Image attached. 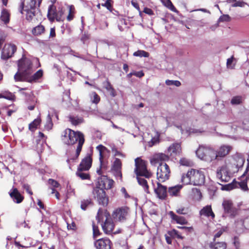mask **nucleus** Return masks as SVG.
<instances>
[{
    "mask_svg": "<svg viewBox=\"0 0 249 249\" xmlns=\"http://www.w3.org/2000/svg\"><path fill=\"white\" fill-rule=\"evenodd\" d=\"M62 140L67 145H73L78 142L76 152L74 155L68 158L67 162H76L80 155L82 146L85 142L84 134L80 131H74L71 129H67L62 134Z\"/></svg>",
    "mask_w": 249,
    "mask_h": 249,
    "instance_id": "nucleus-1",
    "label": "nucleus"
},
{
    "mask_svg": "<svg viewBox=\"0 0 249 249\" xmlns=\"http://www.w3.org/2000/svg\"><path fill=\"white\" fill-rule=\"evenodd\" d=\"M18 71L14 76L16 81H22L27 79L28 75H31L33 72V64L31 60L23 56L18 61Z\"/></svg>",
    "mask_w": 249,
    "mask_h": 249,
    "instance_id": "nucleus-2",
    "label": "nucleus"
},
{
    "mask_svg": "<svg viewBox=\"0 0 249 249\" xmlns=\"http://www.w3.org/2000/svg\"><path fill=\"white\" fill-rule=\"evenodd\" d=\"M181 181L185 185H201L204 183L205 176L202 171L191 169L182 175Z\"/></svg>",
    "mask_w": 249,
    "mask_h": 249,
    "instance_id": "nucleus-3",
    "label": "nucleus"
},
{
    "mask_svg": "<svg viewBox=\"0 0 249 249\" xmlns=\"http://www.w3.org/2000/svg\"><path fill=\"white\" fill-rule=\"evenodd\" d=\"M36 0H21L19 7V11L23 14V11L26 12V19L30 21L36 15Z\"/></svg>",
    "mask_w": 249,
    "mask_h": 249,
    "instance_id": "nucleus-4",
    "label": "nucleus"
},
{
    "mask_svg": "<svg viewBox=\"0 0 249 249\" xmlns=\"http://www.w3.org/2000/svg\"><path fill=\"white\" fill-rule=\"evenodd\" d=\"M196 153L198 158L207 162L216 159V151L210 147L199 146Z\"/></svg>",
    "mask_w": 249,
    "mask_h": 249,
    "instance_id": "nucleus-5",
    "label": "nucleus"
},
{
    "mask_svg": "<svg viewBox=\"0 0 249 249\" xmlns=\"http://www.w3.org/2000/svg\"><path fill=\"white\" fill-rule=\"evenodd\" d=\"M135 168L134 173L137 176H142L149 178L152 176V173L147 170L146 162L137 158L135 160Z\"/></svg>",
    "mask_w": 249,
    "mask_h": 249,
    "instance_id": "nucleus-6",
    "label": "nucleus"
},
{
    "mask_svg": "<svg viewBox=\"0 0 249 249\" xmlns=\"http://www.w3.org/2000/svg\"><path fill=\"white\" fill-rule=\"evenodd\" d=\"M170 170L166 163L161 162L157 168V178L159 182H163L169 179Z\"/></svg>",
    "mask_w": 249,
    "mask_h": 249,
    "instance_id": "nucleus-7",
    "label": "nucleus"
},
{
    "mask_svg": "<svg viewBox=\"0 0 249 249\" xmlns=\"http://www.w3.org/2000/svg\"><path fill=\"white\" fill-rule=\"evenodd\" d=\"M222 206L224 209L223 217H226V215H228L231 218H233L237 214L238 210L233 207V203L231 200H224Z\"/></svg>",
    "mask_w": 249,
    "mask_h": 249,
    "instance_id": "nucleus-8",
    "label": "nucleus"
},
{
    "mask_svg": "<svg viewBox=\"0 0 249 249\" xmlns=\"http://www.w3.org/2000/svg\"><path fill=\"white\" fill-rule=\"evenodd\" d=\"M128 213V208L122 207L114 210L112 214V217L115 221L124 222L126 219Z\"/></svg>",
    "mask_w": 249,
    "mask_h": 249,
    "instance_id": "nucleus-9",
    "label": "nucleus"
},
{
    "mask_svg": "<svg viewBox=\"0 0 249 249\" xmlns=\"http://www.w3.org/2000/svg\"><path fill=\"white\" fill-rule=\"evenodd\" d=\"M93 194L96 198L99 204L103 206H107L108 203V199L106 196L105 191L98 188H94L93 190Z\"/></svg>",
    "mask_w": 249,
    "mask_h": 249,
    "instance_id": "nucleus-10",
    "label": "nucleus"
},
{
    "mask_svg": "<svg viewBox=\"0 0 249 249\" xmlns=\"http://www.w3.org/2000/svg\"><path fill=\"white\" fill-rule=\"evenodd\" d=\"M216 177L221 182H227L230 180L231 176L226 165L222 166L217 169Z\"/></svg>",
    "mask_w": 249,
    "mask_h": 249,
    "instance_id": "nucleus-11",
    "label": "nucleus"
},
{
    "mask_svg": "<svg viewBox=\"0 0 249 249\" xmlns=\"http://www.w3.org/2000/svg\"><path fill=\"white\" fill-rule=\"evenodd\" d=\"M17 51V47L14 44H6L1 52V58L4 60L11 57Z\"/></svg>",
    "mask_w": 249,
    "mask_h": 249,
    "instance_id": "nucleus-12",
    "label": "nucleus"
},
{
    "mask_svg": "<svg viewBox=\"0 0 249 249\" xmlns=\"http://www.w3.org/2000/svg\"><path fill=\"white\" fill-rule=\"evenodd\" d=\"M114 181L109 179L106 176H102L99 179L98 184L96 188L99 189L108 190L112 188Z\"/></svg>",
    "mask_w": 249,
    "mask_h": 249,
    "instance_id": "nucleus-13",
    "label": "nucleus"
},
{
    "mask_svg": "<svg viewBox=\"0 0 249 249\" xmlns=\"http://www.w3.org/2000/svg\"><path fill=\"white\" fill-rule=\"evenodd\" d=\"M97 149L99 152L100 161V168L97 169V173L98 175H101L102 174V169H106L107 168V163L104 161V157L103 153L105 150H107V148L105 146L100 145L97 147Z\"/></svg>",
    "mask_w": 249,
    "mask_h": 249,
    "instance_id": "nucleus-14",
    "label": "nucleus"
},
{
    "mask_svg": "<svg viewBox=\"0 0 249 249\" xmlns=\"http://www.w3.org/2000/svg\"><path fill=\"white\" fill-rule=\"evenodd\" d=\"M152 185L154 187V192L158 197L160 199H165L167 196V187L161 185L159 181L157 182V187H155L153 182H152Z\"/></svg>",
    "mask_w": 249,
    "mask_h": 249,
    "instance_id": "nucleus-15",
    "label": "nucleus"
},
{
    "mask_svg": "<svg viewBox=\"0 0 249 249\" xmlns=\"http://www.w3.org/2000/svg\"><path fill=\"white\" fill-rule=\"evenodd\" d=\"M91 155V152L87 153L86 156L82 160L78 168H80V170H89L92 162Z\"/></svg>",
    "mask_w": 249,
    "mask_h": 249,
    "instance_id": "nucleus-16",
    "label": "nucleus"
},
{
    "mask_svg": "<svg viewBox=\"0 0 249 249\" xmlns=\"http://www.w3.org/2000/svg\"><path fill=\"white\" fill-rule=\"evenodd\" d=\"M106 219L103 224H102V229L107 234H110L112 232L114 227V224L112 220L110 218L109 214H105Z\"/></svg>",
    "mask_w": 249,
    "mask_h": 249,
    "instance_id": "nucleus-17",
    "label": "nucleus"
},
{
    "mask_svg": "<svg viewBox=\"0 0 249 249\" xmlns=\"http://www.w3.org/2000/svg\"><path fill=\"white\" fill-rule=\"evenodd\" d=\"M111 242L107 238L96 240L94 242V246L96 249H111Z\"/></svg>",
    "mask_w": 249,
    "mask_h": 249,
    "instance_id": "nucleus-18",
    "label": "nucleus"
},
{
    "mask_svg": "<svg viewBox=\"0 0 249 249\" xmlns=\"http://www.w3.org/2000/svg\"><path fill=\"white\" fill-rule=\"evenodd\" d=\"M169 157L168 155L163 153H158L153 156V158L151 160L152 164H154L160 161H166L168 160Z\"/></svg>",
    "mask_w": 249,
    "mask_h": 249,
    "instance_id": "nucleus-19",
    "label": "nucleus"
},
{
    "mask_svg": "<svg viewBox=\"0 0 249 249\" xmlns=\"http://www.w3.org/2000/svg\"><path fill=\"white\" fill-rule=\"evenodd\" d=\"M9 195L13 201L16 203H21L24 197L20 194L17 188H14L10 193Z\"/></svg>",
    "mask_w": 249,
    "mask_h": 249,
    "instance_id": "nucleus-20",
    "label": "nucleus"
},
{
    "mask_svg": "<svg viewBox=\"0 0 249 249\" xmlns=\"http://www.w3.org/2000/svg\"><path fill=\"white\" fill-rule=\"evenodd\" d=\"M231 147L230 145H222L219 149L216 151V158L218 157L223 158L229 154Z\"/></svg>",
    "mask_w": 249,
    "mask_h": 249,
    "instance_id": "nucleus-21",
    "label": "nucleus"
},
{
    "mask_svg": "<svg viewBox=\"0 0 249 249\" xmlns=\"http://www.w3.org/2000/svg\"><path fill=\"white\" fill-rule=\"evenodd\" d=\"M199 214L201 215H203L206 217H211L212 219L215 217V214L213 212L211 205H208L204 207L199 212Z\"/></svg>",
    "mask_w": 249,
    "mask_h": 249,
    "instance_id": "nucleus-22",
    "label": "nucleus"
},
{
    "mask_svg": "<svg viewBox=\"0 0 249 249\" xmlns=\"http://www.w3.org/2000/svg\"><path fill=\"white\" fill-rule=\"evenodd\" d=\"M122 168V162L119 159L116 158L113 162L112 169L115 172L116 176L122 178L121 169Z\"/></svg>",
    "mask_w": 249,
    "mask_h": 249,
    "instance_id": "nucleus-23",
    "label": "nucleus"
},
{
    "mask_svg": "<svg viewBox=\"0 0 249 249\" xmlns=\"http://www.w3.org/2000/svg\"><path fill=\"white\" fill-rule=\"evenodd\" d=\"M43 75V71L41 70H38L33 75H28L27 79H24L22 81H27L28 82H35L39 78H40Z\"/></svg>",
    "mask_w": 249,
    "mask_h": 249,
    "instance_id": "nucleus-24",
    "label": "nucleus"
},
{
    "mask_svg": "<svg viewBox=\"0 0 249 249\" xmlns=\"http://www.w3.org/2000/svg\"><path fill=\"white\" fill-rule=\"evenodd\" d=\"M180 151L181 146L178 143H173L167 149L168 154H169L170 156H172L173 154H177L179 153Z\"/></svg>",
    "mask_w": 249,
    "mask_h": 249,
    "instance_id": "nucleus-25",
    "label": "nucleus"
},
{
    "mask_svg": "<svg viewBox=\"0 0 249 249\" xmlns=\"http://www.w3.org/2000/svg\"><path fill=\"white\" fill-rule=\"evenodd\" d=\"M235 225L236 232L238 234L242 233L244 231V229H246L245 226V219L244 220L242 219H237L235 222Z\"/></svg>",
    "mask_w": 249,
    "mask_h": 249,
    "instance_id": "nucleus-26",
    "label": "nucleus"
},
{
    "mask_svg": "<svg viewBox=\"0 0 249 249\" xmlns=\"http://www.w3.org/2000/svg\"><path fill=\"white\" fill-rule=\"evenodd\" d=\"M182 188L181 185H177L175 186L171 187L168 188V192L170 196H179L180 191Z\"/></svg>",
    "mask_w": 249,
    "mask_h": 249,
    "instance_id": "nucleus-27",
    "label": "nucleus"
},
{
    "mask_svg": "<svg viewBox=\"0 0 249 249\" xmlns=\"http://www.w3.org/2000/svg\"><path fill=\"white\" fill-rule=\"evenodd\" d=\"M169 215L171 218L178 223L184 225L187 223V220L183 217L176 215L172 211L169 212Z\"/></svg>",
    "mask_w": 249,
    "mask_h": 249,
    "instance_id": "nucleus-28",
    "label": "nucleus"
},
{
    "mask_svg": "<svg viewBox=\"0 0 249 249\" xmlns=\"http://www.w3.org/2000/svg\"><path fill=\"white\" fill-rule=\"evenodd\" d=\"M210 249H226L227 244L224 242H216L215 241H213L210 243Z\"/></svg>",
    "mask_w": 249,
    "mask_h": 249,
    "instance_id": "nucleus-29",
    "label": "nucleus"
},
{
    "mask_svg": "<svg viewBox=\"0 0 249 249\" xmlns=\"http://www.w3.org/2000/svg\"><path fill=\"white\" fill-rule=\"evenodd\" d=\"M56 11L53 5L49 6L47 14V17L49 20L53 22L55 19Z\"/></svg>",
    "mask_w": 249,
    "mask_h": 249,
    "instance_id": "nucleus-30",
    "label": "nucleus"
},
{
    "mask_svg": "<svg viewBox=\"0 0 249 249\" xmlns=\"http://www.w3.org/2000/svg\"><path fill=\"white\" fill-rule=\"evenodd\" d=\"M136 178L138 183L143 187L144 191L147 194L149 193V186L147 184L146 180L137 176H136Z\"/></svg>",
    "mask_w": 249,
    "mask_h": 249,
    "instance_id": "nucleus-31",
    "label": "nucleus"
},
{
    "mask_svg": "<svg viewBox=\"0 0 249 249\" xmlns=\"http://www.w3.org/2000/svg\"><path fill=\"white\" fill-rule=\"evenodd\" d=\"M104 88L109 92V94L111 96L115 97L116 96V94L115 90L108 80L104 82Z\"/></svg>",
    "mask_w": 249,
    "mask_h": 249,
    "instance_id": "nucleus-32",
    "label": "nucleus"
},
{
    "mask_svg": "<svg viewBox=\"0 0 249 249\" xmlns=\"http://www.w3.org/2000/svg\"><path fill=\"white\" fill-rule=\"evenodd\" d=\"M69 121L74 125H77L82 123L84 121L82 117L77 116H70L69 117Z\"/></svg>",
    "mask_w": 249,
    "mask_h": 249,
    "instance_id": "nucleus-33",
    "label": "nucleus"
},
{
    "mask_svg": "<svg viewBox=\"0 0 249 249\" xmlns=\"http://www.w3.org/2000/svg\"><path fill=\"white\" fill-rule=\"evenodd\" d=\"M44 31V27L40 24L33 28L32 30V33L34 36H39L43 34Z\"/></svg>",
    "mask_w": 249,
    "mask_h": 249,
    "instance_id": "nucleus-34",
    "label": "nucleus"
},
{
    "mask_svg": "<svg viewBox=\"0 0 249 249\" xmlns=\"http://www.w3.org/2000/svg\"><path fill=\"white\" fill-rule=\"evenodd\" d=\"M0 18L1 20L3 21L5 24H6L9 23L10 14L6 9H4L2 10Z\"/></svg>",
    "mask_w": 249,
    "mask_h": 249,
    "instance_id": "nucleus-35",
    "label": "nucleus"
},
{
    "mask_svg": "<svg viewBox=\"0 0 249 249\" xmlns=\"http://www.w3.org/2000/svg\"><path fill=\"white\" fill-rule=\"evenodd\" d=\"M93 205V202L91 201V199L90 198L83 199L81 202V206L80 207L81 209L85 211L89 206H92Z\"/></svg>",
    "mask_w": 249,
    "mask_h": 249,
    "instance_id": "nucleus-36",
    "label": "nucleus"
},
{
    "mask_svg": "<svg viewBox=\"0 0 249 249\" xmlns=\"http://www.w3.org/2000/svg\"><path fill=\"white\" fill-rule=\"evenodd\" d=\"M84 170H80V168H78L76 175L83 180L89 179L90 178L89 175L88 173H84Z\"/></svg>",
    "mask_w": 249,
    "mask_h": 249,
    "instance_id": "nucleus-37",
    "label": "nucleus"
},
{
    "mask_svg": "<svg viewBox=\"0 0 249 249\" xmlns=\"http://www.w3.org/2000/svg\"><path fill=\"white\" fill-rule=\"evenodd\" d=\"M41 122V120L40 119H35L33 122L30 123L29 125V129L31 131H34L35 129L36 128L37 125H38Z\"/></svg>",
    "mask_w": 249,
    "mask_h": 249,
    "instance_id": "nucleus-38",
    "label": "nucleus"
},
{
    "mask_svg": "<svg viewBox=\"0 0 249 249\" xmlns=\"http://www.w3.org/2000/svg\"><path fill=\"white\" fill-rule=\"evenodd\" d=\"M179 163L181 165L185 166H192L193 162L190 160L185 158H182L179 160Z\"/></svg>",
    "mask_w": 249,
    "mask_h": 249,
    "instance_id": "nucleus-39",
    "label": "nucleus"
},
{
    "mask_svg": "<svg viewBox=\"0 0 249 249\" xmlns=\"http://www.w3.org/2000/svg\"><path fill=\"white\" fill-rule=\"evenodd\" d=\"M229 3L233 2L232 4V7H244L245 5H247V3L243 1H236V0H227Z\"/></svg>",
    "mask_w": 249,
    "mask_h": 249,
    "instance_id": "nucleus-40",
    "label": "nucleus"
},
{
    "mask_svg": "<svg viewBox=\"0 0 249 249\" xmlns=\"http://www.w3.org/2000/svg\"><path fill=\"white\" fill-rule=\"evenodd\" d=\"M53 125V124L52 123V118L50 113H49L47 117L46 123L45 125V128L48 130H49L52 129Z\"/></svg>",
    "mask_w": 249,
    "mask_h": 249,
    "instance_id": "nucleus-41",
    "label": "nucleus"
},
{
    "mask_svg": "<svg viewBox=\"0 0 249 249\" xmlns=\"http://www.w3.org/2000/svg\"><path fill=\"white\" fill-rule=\"evenodd\" d=\"M133 55L135 56H140V57H148L149 53H148L143 51V50H138L134 53Z\"/></svg>",
    "mask_w": 249,
    "mask_h": 249,
    "instance_id": "nucleus-42",
    "label": "nucleus"
},
{
    "mask_svg": "<svg viewBox=\"0 0 249 249\" xmlns=\"http://www.w3.org/2000/svg\"><path fill=\"white\" fill-rule=\"evenodd\" d=\"M242 102V98L241 96H237L233 97L231 101L232 105H239Z\"/></svg>",
    "mask_w": 249,
    "mask_h": 249,
    "instance_id": "nucleus-43",
    "label": "nucleus"
},
{
    "mask_svg": "<svg viewBox=\"0 0 249 249\" xmlns=\"http://www.w3.org/2000/svg\"><path fill=\"white\" fill-rule=\"evenodd\" d=\"M165 84L167 86H175L176 87H179L180 86L181 83L178 80H166L165 81Z\"/></svg>",
    "mask_w": 249,
    "mask_h": 249,
    "instance_id": "nucleus-44",
    "label": "nucleus"
},
{
    "mask_svg": "<svg viewBox=\"0 0 249 249\" xmlns=\"http://www.w3.org/2000/svg\"><path fill=\"white\" fill-rule=\"evenodd\" d=\"M92 230L93 238H95L100 234V232L98 226H96L94 223H92Z\"/></svg>",
    "mask_w": 249,
    "mask_h": 249,
    "instance_id": "nucleus-45",
    "label": "nucleus"
},
{
    "mask_svg": "<svg viewBox=\"0 0 249 249\" xmlns=\"http://www.w3.org/2000/svg\"><path fill=\"white\" fill-rule=\"evenodd\" d=\"M63 15V12L62 10H60L58 11H56L55 19L57 21H62V16Z\"/></svg>",
    "mask_w": 249,
    "mask_h": 249,
    "instance_id": "nucleus-46",
    "label": "nucleus"
},
{
    "mask_svg": "<svg viewBox=\"0 0 249 249\" xmlns=\"http://www.w3.org/2000/svg\"><path fill=\"white\" fill-rule=\"evenodd\" d=\"M233 244L234 245L236 249H239L240 246L239 238L235 236L233 239Z\"/></svg>",
    "mask_w": 249,
    "mask_h": 249,
    "instance_id": "nucleus-47",
    "label": "nucleus"
},
{
    "mask_svg": "<svg viewBox=\"0 0 249 249\" xmlns=\"http://www.w3.org/2000/svg\"><path fill=\"white\" fill-rule=\"evenodd\" d=\"M234 59L233 57L232 56L231 58H229L227 59V66L228 68L232 69L234 67V65H232V63L233 62V59Z\"/></svg>",
    "mask_w": 249,
    "mask_h": 249,
    "instance_id": "nucleus-48",
    "label": "nucleus"
},
{
    "mask_svg": "<svg viewBox=\"0 0 249 249\" xmlns=\"http://www.w3.org/2000/svg\"><path fill=\"white\" fill-rule=\"evenodd\" d=\"M176 212L178 214H186L188 213V209L182 207L177 209Z\"/></svg>",
    "mask_w": 249,
    "mask_h": 249,
    "instance_id": "nucleus-49",
    "label": "nucleus"
},
{
    "mask_svg": "<svg viewBox=\"0 0 249 249\" xmlns=\"http://www.w3.org/2000/svg\"><path fill=\"white\" fill-rule=\"evenodd\" d=\"M230 17L228 15H224L221 16L219 19V22H224V21H230Z\"/></svg>",
    "mask_w": 249,
    "mask_h": 249,
    "instance_id": "nucleus-50",
    "label": "nucleus"
},
{
    "mask_svg": "<svg viewBox=\"0 0 249 249\" xmlns=\"http://www.w3.org/2000/svg\"><path fill=\"white\" fill-rule=\"evenodd\" d=\"M92 94L93 98L92 100V102L95 104H97L100 101V97L96 92H93Z\"/></svg>",
    "mask_w": 249,
    "mask_h": 249,
    "instance_id": "nucleus-51",
    "label": "nucleus"
},
{
    "mask_svg": "<svg viewBox=\"0 0 249 249\" xmlns=\"http://www.w3.org/2000/svg\"><path fill=\"white\" fill-rule=\"evenodd\" d=\"M3 98L9 100H13L14 98V96L10 92H7V93H3Z\"/></svg>",
    "mask_w": 249,
    "mask_h": 249,
    "instance_id": "nucleus-52",
    "label": "nucleus"
},
{
    "mask_svg": "<svg viewBox=\"0 0 249 249\" xmlns=\"http://www.w3.org/2000/svg\"><path fill=\"white\" fill-rule=\"evenodd\" d=\"M48 182L53 187L57 188L59 185V184L56 181L53 179H49L48 180Z\"/></svg>",
    "mask_w": 249,
    "mask_h": 249,
    "instance_id": "nucleus-53",
    "label": "nucleus"
},
{
    "mask_svg": "<svg viewBox=\"0 0 249 249\" xmlns=\"http://www.w3.org/2000/svg\"><path fill=\"white\" fill-rule=\"evenodd\" d=\"M247 182H248L247 181V180H246V181L241 182L239 183V185H240L241 188L244 191H247L248 190V187L247 186Z\"/></svg>",
    "mask_w": 249,
    "mask_h": 249,
    "instance_id": "nucleus-54",
    "label": "nucleus"
},
{
    "mask_svg": "<svg viewBox=\"0 0 249 249\" xmlns=\"http://www.w3.org/2000/svg\"><path fill=\"white\" fill-rule=\"evenodd\" d=\"M36 142H37L36 148L38 151H40L41 152V151L42 150V147L44 145L43 143V142L39 140H37Z\"/></svg>",
    "mask_w": 249,
    "mask_h": 249,
    "instance_id": "nucleus-55",
    "label": "nucleus"
},
{
    "mask_svg": "<svg viewBox=\"0 0 249 249\" xmlns=\"http://www.w3.org/2000/svg\"><path fill=\"white\" fill-rule=\"evenodd\" d=\"M112 151L113 152H114V156H121V157H122L123 158H125V155L124 154H123V153L120 152V151H118L116 149V148H112Z\"/></svg>",
    "mask_w": 249,
    "mask_h": 249,
    "instance_id": "nucleus-56",
    "label": "nucleus"
},
{
    "mask_svg": "<svg viewBox=\"0 0 249 249\" xmlns=\"http://www.w3.org/2000/svg\"><path fill=\"white\" fill-rule=\"evenodd\" d=\"M203 131L201 130L200 129H196V128H190L189 130V134H192V133L198 134V133H202Z\"/></svg>",
    "mask_w": 249,
    "mask_h": 249,
    "instance_id": "nucleus-57",
    "label": "nucleus"
},
{
    "mask_svg": "<svg viewBox=\"0 0 249 249\" xmlns=\"http://www.w3.org/2000/svg\"><path fill=\"white\" fill-rule=\"evenodd\" d=\"M102 212H103V211H102V209L100 208L98 210V213H97V214L96 217V219H97L98 222H100V221H101Z\"/></svg>",
    "mask_w": 249,
    "mask_h": 249,
    "instance_id": "nucleus-58",
    "label": "nucleus"
},
{
    "mask_svg": "<svg viewBox=\"0 0 249 249\" xmlns=\"http://www.w3.org/2000/svg\"><path fill=\"white\" fill-rule=\"evenodd\" d=\"M233 188V185L231 183H230L225 185L222 187V189L225 190H230Z\"/></svg>",
    "mask_w": 249,
    "mask_h": 249,
    "instance_id": "nucleus-59",
    "label": "nucleus"
},
{
    "mask_svg": "<svg viewBox=\"0 0 249 249\" xmlns=\"http://www.w3.org/2000/svg\"><path fill=\"white\" fill-rule=\"evenodd\" d=\"M23 187L24 189L26 190V192L29 194L30 195H33V192L30 190V186L28 184H24L23 185Z\"/></svg>",
    "mask_w": 249,
    "mask_h": 249,
    "instance_id": "nucleus-60",
    "label": "nucleus"
},
{
    "mask_svg": "<svg viewBox=\"0 0 249 249\" xmlns=\"http://www.w3.org/2000/svg\"><path fill=\"white\" fill-rule=\"evenodd\" d=\"M110 0H107L105 3H102L101 5L103 6L107 7V9L109 10L111 7V5L109 2Z\"/></svg>",
    "mask_w": 249,
    "mask_h": 249,
    "instance_id": "nucleus-61",
    "label": "nucleus"
},
{
    "mask_svg": "<svg viewBox=\"0 0 249 249\" xmlns=\"http://www.w3.org/2000/svg\"><path fill=\"white\" fill-rule=\"evenodd\" d=\"M223 232V230H219L214 235V238H213V241H215V239L216 238H218L219 237L221 236V235L222 234Z\"/></svg>",
    "mask_w": 249,
    "mask_h": 249,
    "instance_id": "nucleus-62",
    "label": "nucleus"
},
{
    "mask_svg": "<svg viewBox=\"0 0 249 249\" xmlns=\"http://www.w3.org/2000/svg\"><path fill=\"white\" fill-rule=\"evenodd\" d=\"M143 12L149 15H152L153 14V11L151 9L148 8H144L143 10Z\"/></svg>",
    "mask_w": 249,
    "mask_h": 249,
    "instance_id": "nucleus-63",
    "label": "nucleus"
},
{
    "mask_svg": "<svg viewBox=\"0 0 249 249\" xmlns=\"http://www.w3.org/2000/svg\"><path fill=\"white\" fill-rule=\"evenodd\" d=\"M246 229L249 230V215L245 218Z\"/></svg>",
    "mask_w": 249,
    "mask_h": 249,
    "instance_id": "nucleus-64",
    "label": "nucleus"
}]
</instances>
